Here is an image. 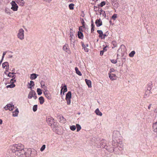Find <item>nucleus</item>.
Returning a JSON list of instances; mask_svg holds the SVG:
<instances>
[{"label":"nucleus","instance_id":"1","mask_svg":"<svg viewBox=\"0 0 157 157\" xmlns=\"http://www.w3.org/2000/svg\"><path fill=\"white\" fill-rule=\"evenodd\" d=\"M12 151L19 157H21L24 152V146L21 144H15L11 147Z\"/></svg>","mask_w":157,"mask_h":157},{"label":"nucleus","instance_id":"2","mask_svg":"<svg viewBox=\"0 0 157 157\" xmlns=\"http://www.w3.org/2000/svg\"><path fill=\"white\" fill-rule=\"evenodd\" d=\"M121 135L120 132L117 130L114 131L113 133V141L112 144L113 146L117 147V139L121 140Z\"/></svg>","mask_w":157,"mask_h":157},{"label":"nucleus","instance_id":"3","mask_svg":"<svg viewBox=\"0 0 157 157\" xmlns=\"http://www.w3.org/2000/svg\"><path fill=\"white\" fill-rule=\"evenodd\" d=\"M32 151L30 148L28 149L26 151L24 150V153L22 154L21 157H33V155L32 154Z\"/></svg>","mask_w":157,"mask_h":157},{"label":"nucleus","instance_id":"4","mask_svg":"<svg viewBox=\"0 0 157 157\" xmlns=\"http://www.w3.org/2000/svg\"><path fill=\"white\" fill-rule=\"evenodd\" d=\"M24 30L22 29H20L18 31L17 36L18 38L23 40L24 38Z\"/></svg>","mask_w":157,"mask_h":157},{"label":"nucleus","instance_id":"5","mask_svg":"<svg viewBox=\"0 0 157 157\" xmlns=\"http://www.w3.org/2000/svg\"><path fill=\"white\" fill-rule=\"evenodd\" d=\"M11 4L12 5L11 9L14 11H17L18 9V6L15 2L14 1H13L11 3Z\"/></svg>","mask_w":157,"mask_h":157},{"label":"nucleus","instance_id":"6","mask_svg":"<svg viewBox=\"0 0 157 157\" xmlns=\"http://www.w3.org/2000/svg\"><path fill=\"white\" fill-rule=\"evenodd\" d=\"M36 95V92L34 90L31 89V91L29 93L28 98L29 99H31L33 97L34 95Z\"/></svg>","mask_w":157,"mask_h":157},{"label":"nucleus","instance_id":"7","mask_svg":"<svg viewBox=\"0 0 157 157\" xmlns=\"http://www.w3.org/2000/svg\"><path fill=\"white\" fill-rule=\"evenodd\" d=\"M75 36L71 37L70 38V40H71V46H73V47H74L75 46V43L76 40L75 39Z\"/></svg>","mask_w":157,"mask_h":157},{"label":"nucleus","instance_id":"8","mask_svg":"<svg viewBox=\"0 0 157 157\" xmlns=\"http://www.w3.org/2000/svg\"><path fill=\"white\" fill-rule=\"evenodd\" d=\"M67 86L66 85L64 84L63 87H61V94H62V92L63 95L64 94V93L67 91Z\"/></svg>","mask_w":157,"mask_h":157},{"label":"nucleus","instance_id":"9","mask_svg":"<svg viewBox=\"0 0 157 157\" xmlns=\"http://www.w3.org/2000/svg\"><path fill=\"white\" fill-rule=\"evenodd\" d=\"M58 118H59V121L62 123H65L66 122V120L63 116H58Z\"/></svg>","mask_w":157,"mask_h":157},{"label":"nucleus","instance_id":"10","mask_svg":"<svg viewBox=\"0 0 157 157\" xmlns=\"http://www.w3.org/2000/svg\"><path fill=\"white\" fill-rule=\"evenodd\" d=\"M54 119L52 118H47L46 121L49 125L51 126L52 124L53 123Z\"/></svg>","mask_w":157,"mask_h":157},{"label":"nucleus","instance_id":"11","mask_svg":"<svg viewBox=\"0 0 157 157\" xmlns=\"http://www.w3.org/2000/svg\"><path fill=\"white\" fill-rule=\"evenodd\" d=\"M79 31L78 32V36L79 39H82L83 37V33L81 31L80 27L79 28Z\"/></svg>","mask_w":157,"mask_h":157},{"label":"nucleus","instance_id":"12","mask_svg":"<svg viewBox=\"0 0 157 157\" xmlns=\"http://www.w3.org/2000/svg\"><path fill=\"white\" fill-rule=\"evenodd\" d=\"M109 77L112 80H114L116 79V75L115 74L109 73Z\"/></svg>","mask_w":157,"mask_h":157},{"label":"nucleus","instance_id":"13","mask_svg":"<svg viewBox=\"0 0 157 157\" xmlns=\"http://www.w3.org/2000/svg\"><path fill=\"white\" fill-rule=\"evenodd\" d=\"M105 149L110 152H113L114 151V149L113 147H111L110 146L106 145Z\"/></svg>","mask_w":157,"mask_h":157},{"label":"nucleus","instance_id":"14","mask_svg":"<svg viewBox=\"0 0 157 157\" xmlns=\"http://www.w3.org/2000/svg\"><path fill=\"white\" fill-rule=\"evenodd\" d=\"M95 24L97 27L100 26L102 25V22L101 21L100 19L96 20Z\"/></svg>","mask_w":157,"mask_h":157},{"label":"nucleus","instance_id":"15","mask_svg":"<svg viewBox=\"0 0 157 157\" xmlns=\"http://www.w3.org/2000/svg\"><path fill=\"white\" fill-rule=\"evenodd\" d=\"M105 140L104 139L102 140L100 143V145L101 147L105 148L107 144L105 143Z\"/></svg>","mask_w":157,"mask_h":157},{"label":"nucleus","instance_id":"16","mask_svg":"<svg viewBox=\"0 0 157 157\" xmlns=\"http://www.w3.org/2000/svg\"><path fill=\"white\" fill-rule=\"evenodd\" d=\"M16 2L21 6H23L24 5L25 2L23 0H16Z\"/></svg>","mask_w":157,"mask_h":157},{"label":"nucleus","instance_id":"17","mask_svg":"<svg viewBox=\"0 0 157 157\" xmlns=\"http://www.w3.org/2000/svg\"><path fill=\"white\" fill-rule=\"evenodd\" d=\"M44 94L46 97L48 99L50 100L52 99V96L50 93H48L46 92H45Z\"/></svg>","mask_w":157,"mask_h":157},{"label":"nucleus","instance_id":"18","mask_svg":"<svg viewBox=\"0 0 157 157\" xmlns=\"http://www.w3.org/2000/svg\"><path fill=\"white\" fill-rule=\"evenodd\" d=\"M38 75L35 73L31 74L30 75V78L31 80H33L35 79L36 78L37 76Z\"/></svg>","mask_w":157,"mask_h":157},{"label":"nucleus","instance_id":"19","mask_svg":"<svg viewBox=\"0 0 157 157\" xmlns=\"http://www.w3.org/2000/svg\"><path fill=\"white\" fill-rule=\"evenodd\" d=\"M71 91H68L66 96V99H71Z\"/></svg>","mask_w":157,"mask_h":157},{"label":"nucleus","instance_id":"20","mask_svg":"<svg viewBox=\"0 0 157 157\" xmlns=\"http://www.w3.org/2000/svg\"><path fill=\"white\" fill-rule=\"evenodd\" d=\"M153 131L155 132H157V122L154 123L152 126Z\"/></svg>","mask_w":157,"mask_h":157},{"label":"nucleus","instance_id":"21","mask_svg":"<svg viewBox=\"0 0 157 157\" xmlns=\"http://www.w3.org/2000/svg\"><path fill=\"white\" fill-rule=\"evenodd\" d=\"M86 82L88 85L89 87H91V81L89 80H88L87 79H86L85 80Z\"/></svg>","mask_w":157,"mask_h":157},{"label":"nucleus","instance_id":"22","mask_svg":"<svg viewBox=\"0 0 157 157\" xmlns=\"http://www.w3.org/2000/svg\"><path fill=\"white\" fill-rule=\"evenodd\" d=\"M19 113V111L18 109H17L14 111L13 112V117H17Z\"/></svg>","mask_w":157,"mask_h":157},{"label":"nucleus","instance_id":"23","mask_svg":"<svg viewBox=\"0 0 157 157\" xmlns=\"http://www.w3.org/2000/svg\"><path fill=\"white\" fill-rule=\"evenodd\" d=\"M96 114L99 116H101L102 115V113L99 111L98 109H97L95 111Z\"/></svg>","mask_w":157,"mask_h":157},{"label":"nucleus","instance_id":"24","mask_svg":"<svg viewBox=\"0 0 157 157\" xmlns=\"http://www.w3.org/2000/svg\"><path fill=\"white\" fill-rule=\"evenodd\" d=\"M82 45L83 48L84 49V51L86 52H88L89 51V49L86 48V46L84 44L83 42L82 43Z\"/></svg>","mask_w":157,"mask_h":157},{"label":"nucleus","instance_id":"25","mask_svg":"<svg viewBox=\"0 0 157 157\" xmlns=\"http://www.w3.org/2000/svg\"><path fill=\"white\" fill-rule=\"evenodd\" d=\"M29 86L28 88H30L31 90L32 89V86H33L34 85V82L32 81H30V83H29Z\"/></svg>","mask_w":157,"mask_h":157},{"label":"nucleus","instance_id":"26","mask_svg":"<svg viewBox=\"0 0 157 157\" xmlns=\"http://www.w3.org/2000/svg\"><path fill=\"white\" fill-rule=\"evenodd\" d=\"M39 100L40 104H42L44 102V98L42 96L39 97Z\"/></svg>","mask_w":157,"mask_h":157},{"label":"nucleus","instance_id":"27","mask_svg":"<svg viewBox=\"0 0 157 157\" xmlns=\"http://www.w3.org/2000/svg\"><path fill=\"white\" fill-rule=\"evenodd\" d=\"M68 45L67 44H65L63 46V49L65 51L68 52L69 51V49H68Z\"/></svg>","mask_w":157,"mask_h":157},{"label":"nucleus","instance_id":"28","mask_svg":"<svg viewBox=\"0 0 157 157\" xmlns=\"http://www.w3.org/2000/svg\"><path fill=\"white\" fill-rule=\"evenodd\" d=\"M16 77V76L14 75H13L12 76V78L11 79L10 81V82L11 83L14 84V82H16V80H15V78Z\"/></svg>","mask_w":157,"mask_h":157},{"label":"nucleus","instance_id":"29","mask_svg":"<svg viewBox=\"0 0 157 157\" xmlns=\"http://www.w3.org/2000/svg\"><path fill=\"white\" fill-rule=\"evenodd\" d=\"M107 46L103 48V49L102 50L100 51V55L101 56H102L103 55L104 52L107 51Z\"/></svg>","mask_w":157,"mask_h":157},{"label":"nucleus","instance_id":"30","mask_svg":"<svg viewBox=\"0 0 157 157\" xmlns=\"http://www.w3.org/2000/svg\"><path fill=\"white\" fill-rule=\"evenodd\" d=\"M75 70L76 71V72L77 74L79 76H81L82 74L81 72L79 71L78 68L77 67H75Z\"/></svg>","mask_w":157,"mask_h":157},{"label":"nucleus","instance_id":"31","mask_svg":"<svg viewBox=\"0 0 157 157\" xmlns=\"http://www.w3.org/2000/svg\"><path fill=\"white\" fill-rule=\"evenodd\" d=\"M9 63L7 62H6L3 63L2 64V66L3 68H5V67H9Z\"/></svg>","mask_w":157,"mask_h":157},{"label":"nucleus","instance_id":"32","mask_svg":"<svg viewBox=\"0 0 157 157\" xmlns=\"http://www.w3.org/2000/svg\"><path fill=\"white\" fill-rule=\"evenodd\" d=\"M76 127L77 128V131H79L81 129V126L78 124H76Z\"/></svg>","mask_w":157,"mask_h":157},{"label":"nucleus","instance_id":"33","mask_svg":"<svg viewBox=\"0 0 157 157\" xmlns=\"http://www.w3.org/2000/svg\"><path fill=\"white\" fill-rule=\"evenodd\" d=\"M97 33L99 34V37H102V35L103 34V32L102 30H98Z\"/></svg>","mask_w":157,"mask_h":157},{"label":"nucleus","instance_id":"34","mask_svg":"<svg viewBox=\"0 0 157 157\" xmlns=\"http://www.w3.org/2000/svg\"><path fill=\"white\" fill-rule=\"evenodd\" d=\"M15 85L13 83H11L10 85H8L6 86V88H13L15 87Z\"/></svg>","mask_w":157,"mask_h":157},{"label":"nucleus","instance_id":"35","mask_svg":"<svg viewBox=\"0 0 157 157\" xmlns=\"http://www.w3.org/2000/svg\"><path fill=\"white\" fill-rule=\"evenodd\" d=\"M37 92L38 95H40L42 94V90L40 88L37 89Z\"/></svg>","mask_w":157,"mask_h":157},{"label":"nucleus","instance_id":"36","mask_svg":"<svg viewBox=\"0 0 157 157\" xmlns=\"http://www.w3.org/2000/svg\"><path fill=\"white\" fill-rule=\"evenodd\" d=\"M135 53V51H133L129 53V56L130 57H132L134 56Z\"/></svg>","mask_w":157,"mask_h":157},{"label":"nucleus","instance_id":"37","mask_svg":"<svg viewBox=\"0 0 157 157\" xmlns=\"http://www.w3.org/2000/svg\"><path fill=\"white\" fill-rule=\"evenodd\" d=\"M74 4L73 3H71L69 5V7L70 10H73L74 9Z\"/></svg>","mask_w":157,"mask_h":157},{"label":"nucleus","instance_id":"38","mask_svg":"<svg viewBox=\"0 0 157 157\" xmlns=\"http://www.w3.org/2000/svg\"><path fill=\"white\" fill-rule=\"evenodd\" d=\"M94 24H91V33H93L94 31Z\"/></svg>","mask_w":157,"mask_h":157},{"label":"nucleus","instance_id":"39","mask_svg":"<svg viewBox=\"0 0 157 157\" xmlns=\"http://www.w3.org/2000/svg\"><path fill=\"white\" fill-rule=\"evenodd\" d=\"M37 105H35L33 106V110L34 112H36L37 110Z\"/></svg>","mask_w":157,"mask_h":157},{"label":"nucleus","instance_id":"40","mask_svg":"<svg viewBox=\"0 0 157 157\" xmlns=\"http://www.w3.org/2000/svg\"><path fill=\"white\" fill-rule=\"evenodd\" d=\"M125 48V46L124 45H121V48H119L118 50H117V52H120V51H122V48H123L124 50V48Z\"/></svg>","mask_w":157,"mask_h":157},{"label":"nucleus","instance_id":"41","mask_svg":"<svg viewBox=\"0 0 157 157\" xmlns=\"http://www.w3.org/2000/svg\"><path fill=\"white\" fill-rule=\"evenodd\" d=\"M76 128V127L75 125H71L70 126V128L72 131L75 130Z\"/></svg>","mask_w":157,"mask_h":157},{"label":"nucleus","instance_id":"42","mask_svg":"<svg viewBox=\"0 0 157 157\" xmlns=\"http://www.w3.org/2000/svg\"><path fill=\"white\" fill-rule=\"evenodd\" d=\"M4 27V24L0 22V31L2 30Z\"/></svg>","mask_w":157,"mask_h":157},{"label":"nucleus","instance_id":"43","mask_svg":"<svg viewBox=\"0 0 157 157\" xmlns=\"http://www.w3.org/2000/svg\"><path fill=\"white\" fill-rule=\"evenodd\" d=\"M5 12L8 14L10 15L12 13V12L10 11L9 9H6L5 10Z\"/></svg>","mask_w":157,"mask_h":157},{"label":"nucleus","instance_id":"44","mask_svg":"<svg viewBox=\"0 0 157 157\" xmlns=\"http://www.w3.org/2000/svg\"><path fill=\"white\" fill-rule=\"evenodd\" d=\"M46 146L44 144L43 145L42 147H41L40 149V150L41 151H43L45 149Z\"/></svg>","mask_w":157,"mask_h":157},{"label":"nucleus","instance_id":"45","mask_svg":"<svg viewBox=\"0 0 157 157\" xmlns=\"http://www.w3.org/2000/svg\"><path fill=\"white\" fill-rule=\"evenodd\" d=\"M118 59V58H117V59L115 60L114 59H111V62L115 64L116 63L117 61V59Z\"/></svg>","mask_w":157,"mask_h":157},{"label":"nucleus","instance_id":"46","mask_svg":"<svg viewBox=\"0 0 157 157\" xmlns=\"http://www.w3.org/2000/svg\"><path fill=\"white\" fill-rule=\"evenodd\" d=\"M105 1L102 2L100 4V6L102 7L105 5Z\"/></svg>","mask_w":157,"mask_h":157},{"label":"nucleus","instance_id":"47","mask_svg":"<svg viewBox=\"0 0 157 157\" xmlns=\"http://www.w3.org/2000/svg\"><path fill=\"white\" fill-rule=\"evenodd\" d=\"M117 17V14H114L112 17V18L113 20H115Z\"/></svg>","mask_w":157,"mask_h":157},{"label":"nucleus","instance_id":"48","mask_svg":"<svg viewBox=\"0 0 157 157\" xmlns=\"http://www.w3.org/2000/svg\"><path fill=\"white\" fill-rule=\"evenodd\" d=\"M148 93V91H147L145 93V94L144 95V97L145 98H146L149 96V94Z\"/></svg>","mask_w":157,"mask_h":157},{"label":"nucleus","instance_id":"49","mask_svg":"<svg viewBox=\"0 0 157 157\" xmlns=\"http://www.w3.org/2000/svg\"><path fill=\"white\" fill-rule=\"evenodd\" d=\"M151 85L150 86V87H149V86H148V87H147V91H148V93H150L151 92L150 90L151 89Z\"/></svg>","mask_w":157,"mask_h":157},{"label":"nucleus","instance_id":"50","mask_svg":"<svg viewBox=\"0 0 157 157\" xmlns=\"http://www.w3.org/2000/svg\"><path fill=\"white\" fill-rule=\"evenodd\" d=\"M66 99L67 101V104L68 105H70V103H71V99Z\"/></svg>","mask_w":157,"mask_h":157},{"label":"nucleus","instance_id":"51","mask_svg":"<svg viewBox=\"0 0 157 157\" xmlns=\"http://www.w3.org/2000/svg\"><path fill=\"white\" fill-rule=\"evenodd\" d=\"M98 10L99 11H100L101 12H104V13L105 14V12L103 10H102V9H101V8H100L99 7H98Z\"/></svg>","mask_w":157,"mask_h":157},{"label":"nucleus","instance_id":"52","mask_svg":"<svg viewBox=\"0 0 157 157\" xmlns=\"http://www.w3.org/2000/svg\"><path fill=\"white\" fill-rule=\"evenodd\" d=\"M115 71V70L113 68H111L110 69L109 73L111 74V73L114 72Z\"/></svg>","mask_w":157,"mask_h":157},{"label":"nucleus","instance_id":"53","mask_svg":"<svg viewBox=\"0 0 157 157\" xmlns=\"http://www.w3.org/2000/svg\"><path fill=\"white\" fill-rule=\"evenodd\" d=\"M75 36V35L73 34V33L72 32L70 31V37H74Z\"/></svg>","mask_w":157,"mask_h":157},{"label":"nucleus","instance_id":"54","mask_svg":"<svg viewBox=\"0 0 157 157\" xmlns=\"http://www.w3.org/2000/svg\"><path fill=\"white\" fill-rule=\"evenodd\" d=\"M6 106H7L6 107L8 108H10V107L11 108L12 107V105L11 104H8L6 105Z\"/></svg>","mask_w":157,"mask_h":157},{"label":"nucleus","instance_id":"55","mask_svg":"<svg viewBox=\"0 0 157 157\" xmlns=\"http://www.w3.org/2000/svg\"><path fill=\"white\" fill-rule=\"evenodd\" d=\"M41 86H42V87L43 88H45L44 89H46L47 87L44 84L42 85V84L41 83Z\"/></svg>","mask_w":157,"mask_h":157},{"label":"nucleus","instance_id":"56","mask_svg":"<svg viewBox=\"0 0 157 157\" xmlns=\"http://www.w3.org/2000/svg\"><path fill=\"white\" fill-rule=\"evenodd\" d=\"M102 37H101L102 39H104L105 36H107V35L106 34H102Z\"/></svg>","mask_w":157,"mask_h":157},{"label":"nucleus","instance_id":"57","mask_svg":"<svg viewBox=\"0 0 157 157\" xmlns=\"http://www.w3.org/2000/svg\"><path fill=\"white\" fill-rule=\"evenodd\" d=\"M6 52H4L3 53V55H2V58H4V56H5V55L6 54Z\"/></svg>","mask_w":157,"mask_h":157},{"label":"nucleus","instance_id":"58","mask_svg":"<svg viewBox=\"0 0 157 157\" xmlns=\"http://www.w3.org/2000/svg\"><path fill=\"white\" fill-rule=\"evenodd\" d=\"M11 72H9V74L7 75V76L9 77H12L11 75Z\"/></svg>","mask_w":157,"mask_h":157},{"label":"nucleus","instance_id":"59","mask_svg":"<svg viewBox=\"0 0 157 157\" xmlns=\"http://www.w3.org/2000/svg\"><path fill=\"white\" fill-rule=\"evenodd\" d=\"M33 97L35 99H36L37 98L36 94V95H34Z\"/></svg>","mask_w":157,"mask_h":157},{"label":"nucleus","instance_id":"60","mask_svg":"<svg viewBox=\"0 0 157 157\" xmlns=\"http://www.w3.org/2000/svg\"><path fill=\"white\" fill-rule=\"evenodd\" d=\"M9 67H6V72L9 71Z\"/></svg>","mask_w":157,"mask_h":157},{"label":"nucleus","instance_id":"61","mask_svg":"<svg viewBox=\"0 0 157 157\" xmlns=\"http://www.w3.org/2000/svg\"><path fill=\"white\" fill-rule=\"evenodd\" d=\"M151 104H150L149 105V106H148V109H150V108H151Z\"/></svg>","mask_w":157,"mask_h":157},{"label":"nucleus","instance_id":"62","mask_svg":"<svg viewBox=\"0 0 157 157\" xmlns=\"http://www.w3.org/2000/svg\"><path fill=\"white\" fill-rule=\"evenodd\" d=\"M82 25L83 24H85V22L84 21L83 19H82Z\"/></svg>","mask_w":157,"mask_h":157},{"label":"nucleus","instance_id":"63","mask_svg":"<svg viewBox=\"0 0 157 157\" xmlns=\"http://www.w3.org/2000/svg\"><path fill=\"white\" fill-rule=\"evenodd\" d=\"M2 119H0V124H2Z\"/></svg>","mask_w":157,"mask_h":157},{"label":"nucleus","instance_id":"64","mask_svg":"<svg viewBox=\"0 0 157 157\" xmlns=\"http://www.w3.org/2000/svg\"><path fill=\"white\" fill-rule=\"evenodd\" d=\"M13 57V56L11 55H9L8 56L9 58H12Z\"/></svg>","mask_w":157,"mask_h":157}]
</instances>
